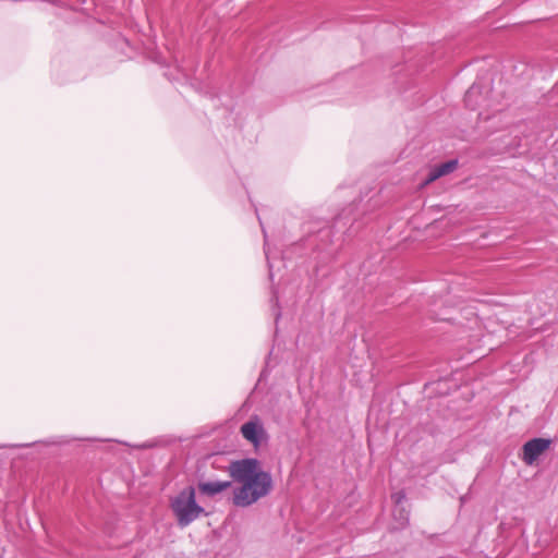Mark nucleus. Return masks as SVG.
I'll return each mask as SVG.
<instances>
[{
  "label": "nucleus",
  "mask_w": 558,
  "mask_h": 558,
  "mask_svg": "<svg viewBox=\"0 0 558 558\" xmlns=\"http://www.w3.org/2000/svg\"><path fill=\"white\" fill-rule=\"evenodd\" d=\"M229 472L240 486L233 489L232 502L236 507H248L267 496L272 489V477L260 469L255 458L236 460L230 463Z\"/></svg>",
  "instance_id": "nucleus-1"
},
{
  "label": "nucleus",
  "mask_w": 558,
  "mask_h": 558,
  "mask_svg": "<svg viewBox=\"0 0 558 558\" xmlns=\"http://www.w3.org/2000/svg\"><path fill=\"white\" fill-rule=\"evenodd\" d=\"M551 445V439L535 437L527 440L522 446L521 460L526 465H533L536 460L543 454Z\"/></svg>",
  "instance_id": "nucleus-6"
},
{
  "label": "nucleus",
  "mask_w": 558,
  "mask_h": 558,
  "mask_svg": "<svg viewBox=\"0 0 558 558\" xmlns=\"http://www.w3.org/2000/svg\"><path fill=\"white\" fill-rule=\"evenodd\" d=\"M170 508L180 527H185L205 513V509L196 502L195 488L187 486L170 500Z\"/></svg>",
  "instance_id": "nucleus-3"
},
{
  "label": "nucleus",
  "mask_w": 558,
  "mask_h": 558,
  "mask_svg": "<svg viewBox=\"0 0 558 558\" xmlns=\"http://www.w3.org/2000/svg\"><path fill=\"white\" fill-rule=\"evenodd\" d=\"M457 167H458L457 159H450L446 162L435 166L434 168L430 169V171L425 180V183L426 184L432 183V182L436 181L437 179H439L440 177L453 172L457 169Z\"/></svg>",
  "instance_id": "nucleus-8"
},
{
  "label": "nucleus",
  "mask_w": 558,
  "mask_h": 558,
  "mask_svg": "<svg viewBox=\"0 0 558 558\" xmlns=\"http://www.w3.org/2000/svg\"><path fill=\"white\" fill-rule=\"evenodd\" d=\"M482 94V87L477 82H474L472 86L465 92L464 104L471 109L475 110L480 105L477 97Z\"/></svg>",
  "instance_id": "nucleus-9"
},
{
  "label": "nucleus",
  "mask_w": 558,
  "mask_h": 558,
  "mask_svg": "<svg viewBox=\"0 0 558 558\" xmlns=\"http://www.w3.org/2000/svg\"><path fill=\"white\" fill-rule=\"evenodd\" d=\"M391 498L395 502V507H403L402 502L405 499V493L403 490L397 492L391 495Z\"/></svg>",
  "instance_id": "nucleus-13"
},
{
  "label": "nucleus",
  "mask_w": 558,
  "mask_h": 558,
  "mask_svg": "<svg viewBox=\"0 0 558 558\" xmlns=\"http://www.w3.org/2000/svg\"><path fill=\"white\" fill-rule=\"evenodd\" d=\"M70 442L65 436H52L45 440L35 441L32 444H22V445H12V448H28L35 445H44V446H63Z\"/></svg>",
  "instance_id": "nucleus-10"
},
{
  "label": "nucleus",
  "mask_w": 558,
  "mask_h": 558,
  "mask_svg": "<svg viewBox=\"0 0 558 558\" xmlns=\"http://www.w3.org/2000/svg\"><path fill=\"white\" fill-rule=\"evenodd\" d=\"M5 447H7V446H4V445H0V448H5Z\"/></svg>",
  "instance_id": "nucleus-14"
},
{
  "label": "nucleus",
  "mask_w": 558,
  "mask_h": 558,
  "mask_svg": "<svg viewBox=\"0 0 558 558\" xmlns=\"http://www.w3.org/2000/svg\"><path fill=\"white\" fill-rule=\"evenodd\" d=\"M255 214L257 216V219L259 221V225L262 227V231H263V234H264V252H265V256H266V259H267L269 279L271 281H274L276 272L279 271L280 270V266L283 265V260L284 259H290L292 252H296V250H293L292 247H290V248L286 250L282 253L281 258H278L276 253L270 250V246H269V243H268V240H267V233H266L265 228L263 226L258 208H256V207H255ZM298 252H300V256H304L302 254L303 253L302 250H298ZM310 254H316V256L314 257L315 259H317L316 267H319V265L325 264V263H327V262L332 259V258H329V259H325L324 260L322 258V251L320 250H315V251L314 250H308L307 254L305 256H307Z\"/></svg>",
  "instance_id": "nucleus-4"
},
{
  "label": "nucleus",
  "mask_w": 558,
  "mask_h": 558,
  "mask_svg": "<svg viewBox=\"0 0 558 558\" xmlns=\"http://www.w3.org/2000/svg\"><path fill=\"white\" fill-rule=\"evenodd\" d=\"M271 302L274 303L272 307H274L275 319H276V322H278L280 316H281V313H280V310H279V304H278L279 298H278L276 291L272 292Z\"/></svg>",
  "instance_id": "nucleus-12"
},
{
  "label": "nucleus",
  "mask_w": 558,
  "mask_h": 558,
  "mask_svg": "<svg viewBox=\"0 0 558 558\" xmlns=\"http://www.w3.org/2000/svg\"><path fill=\"white\" fill-rule=\"evenodd\" d=\"M231 487L230 481H208V482H199L197 484L198 490L208 497H214L217 494L228 489Z\"/></svg>",
  "instance_id": "nucleus-7"
},
{
  "label": "nucleus",
  "mask_w": 558,
  "mask_h": 558,
  "mask_svg": "<svg viewBox=\"0 0 558 558\" xmlns=\"http://www.w3.org/2000/svg\"><path fill=\"white\" fill-rule=\"evenodd\" d=\"M240 432L243 438L255 447L267 439V432L258 415H252L250 420L241 426Z\"/></svg>",
  "instance_id": "nucleus-5"
},
{
  "label": "nucleus",
  "mask_w": 558,
  "mask_h": 558,
  "mask_svg": "<svg viewBox=\"0 0 558 558\" xmlns=\"http://www.w3.org/2000/svg\"><path fill=\"white\" fill-rule=\"evenodd\" d=\"M393 519L397 523L395 525V529H403L409 523L410 512L404 507H395L393 511Z\"/></svg>",
  "instance_id": "nucleus-11"
},
{
  "label": "nucleus",
  "mask_w": 558,
  "mask_h": 558,
  "mask_svg": "<svg viewBox=\"0 0 558 558\" xmlns=\"http://www.w3.org/2000/svg\"><path fill=\"white\" fill-rule=\"evenodd\" d=\"M357 204L353 203L348 207L343 208L341 213L335 218L333 227L324 225L317 230L307 229L308 234L300 242L292 245L293 250H302L303 255L307 254L308 250H320L322 258L329 259L333 258L335 251L331 248L333 228L338 232L353 234L357 229Z\"/></svg>",
  "instance_id": "nucleus-2"
}]
</instances>
